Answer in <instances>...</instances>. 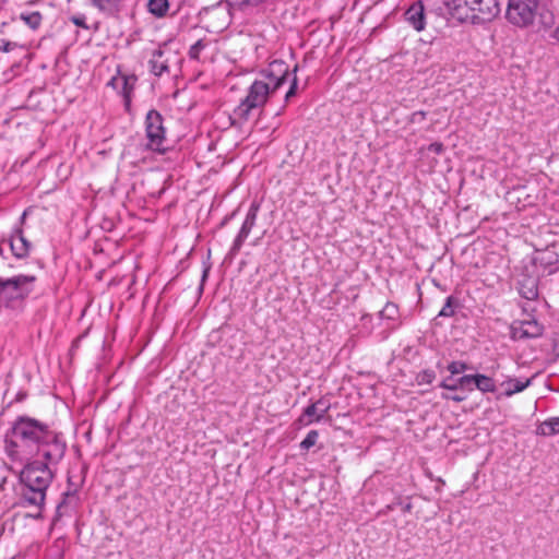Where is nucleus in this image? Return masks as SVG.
Here are the masks:
<instances>
[{"mask_svg": "<svg viewBox=\"0 0 559 559\" xmlns=\"http://www.w3.org/2000/svg\"><path fill=\"white\" fill-rule=\"evenodd\" d=\"M66 449V441L60 433L27 416L14 420L4 440L8 459L19 466L33 459L59 463L64 456Z\"/></svg>", "mask_w": 559, "mask_h": 559, "instance_id": "nucleus-1", "label": "nucleus"}, {"mask_svg": "<svg viewBox=\"0 0 559 559\" xmlns=\"http://www.w3.org/2000/svg\"><path fill=\"white\" fill-rule=\"evenodd\" d=\"M289 67L283 60L272 61L248 87L247 95L229 116L230 124L242 127L255 110H261L269 98L286 82Z\"/></svg>", "mask_w": 559, "mask_h": 559, "instance_id": "nucleus-2", "label": "nucleus"}, {"mask_svg": "<svg viewBox=\"0 0 559 559\" xmlns=\"http://www.w3.org/2000/svg\"><path fill=\"white\" fill-rule=\"evenodd\" d=\"M57 464L48 463L43 459H33L23 464L20 478L22 483L21 499L24 506L41 509L47 489L53 478L52 467Z\"/></svg>", "mask_w": 559, "mask_h": 559, "instance_id": "nucleus-3", "label": "nucleus"}, {"mask_svg": "<svg viewBox=\"0 0 559 559\" xmlns=\"http://www.w3.org/2000/svg\"><path fill=\"white\" fill-rule=\"evenodd\" d=\"M450 9L457 20L472 24L490 22L500 13L498 0H452Z\"/></svg>", "mask_w": 559, "mask_h": 559, "instance_id": "nucleus-4", "label": "nucleus"}, {"mask_svg": "<svg viewBox=\"0 0 559 559\" xmlns=\"http://www.w3.org/2000/svg\"><path fill=\"white\" fill-rule=\"evenodd\" d=\"M540 24L548 28L554 24V15L547 10L539 9L538 0H509L506 16L508 21L519 27L533 24L536 16Z\"/></svg>", "mask_w": 559, "mask_h": 559, "instance_id": "nucleus-5", "label": "nucleus"}, {"mask_svg": "<svg viewBox=\"0 0 559 559\" xmlns=\"http://www.w3.org/2000/svg\"><path fill=\"white\" fill-rule=\"evenodd\" d=\"M36 277L20 274L10 278L0 277V307L16 309L31 295Z\"/></svg>", "mask_w": 559, "mask_h": 559, "instance_id": "nucleus-6", "label": "nucleus"}, {"mask_svg": "<svg viewBox=\"0 0 559 559\" xmlns=\"http://www.w3.org/2000/svg\"><path fill=\"white\" fill-rule=\"evenodd\" d=\"M146 147L153 152L164 154L166 147V130L163 117L157 110H150L145 118Z\"/></svg>", "mask_w": 559, "mask_h": 559, "instance_id": "nucleus-7", "label": "nucleus"}, {"mask_svg": "<svg viewBox=\"0 0 559 559\" xmlns=\"http://www.w3.org/2000/svg\"><path fill=\"white\" fill-rule=\"evenodd\" d=\"M233 19L251 21L262 14L269 0H224Z\"/></svg>", "mask_w": 559, "mask_h": 559, "instance_id": "nucleus-8", "label": "nucleus"}, {"mask_svg": "<svg viewBox=\"0 0 559 559\" xmlns=\"http://www.w3.org/2000/svg\"><path fill=\"white\" fill-rule=\"evenodd\" d=\"M259 210H260V204L258 202H252L247 212L245 221L240 227V230L233 242V246L230 249L231 254H236L241 249L243 242L250 235L253 226L255 225Z\"/></svg>", "mask_w": 559, "mask_h": 559, "instance_id": "nucleus-9", "label": "nucleus"}, {"mask_svg": "<svg viewBox=\"0 0 559 559\" xmlns=\"http://www.w3.org/2000/svg\"><path fill=\"white\" fill-rule=\"evenodd\" d=\"M331 408L329 400L321 397L309 404L298 418V423L302 426H309L313 423H320Z\"/></svg>", "mask_w": 559, "mask_h": 559, "instance_id": "nucleus-10", "label": "nucleus"}, {"mask_svg": "<svg viewBox=\"0 0 559 559\" xmlns=\"http://www.w3.org/2000/svg\"><path fill=\"white\" fill-rule=\"evenodd\" d=\"M136 83L135 75L117 74L110 79L108 85L122 95L124 106L128 109L131 104V96Z\"/></svg>", "mask_w": 559, "mask_h": 559, "instance_id": "nucleus-11", "label": "nucleus"}, {"mask_svg": "<svg viewBox=\"0 0 559 559\" xmlns=\"http://www.w3.org/2000/svg\"><path fill=\"white\" fill-rule=\"evenodd\" d=\"M514 340L535 338L543 334V325L535 319L516 321L511 326Z\"/></svg>", "mask_w": 559, "mask_h": 559, "instance_id": "nucleus-12", "label": "nucleus"}, {"mask_svg": "<svg viewBox=\"0 0 559 559\" xmlns=\"http://www.w3.org/2000/svg\"><path fill=\"white\" fill-rule=\"evenodd\" d=\"M405 20L417 32H421L426 26L425 9L421 1L413 3L405 12Z\"/></svg>", "mask_w": 559, "mask_h": 559, "instance_id": "nucleus-13", "label": "nucleus"}, {"mask_svg": "<svg viewBox=\"0 0 559 559\" xmlns=\"http://www.w3.org/2000/svg\"><path fill=\"white\" fill-rule=\"evenodd\" d=\"M532 384V378L523 379V378H513L507 377L501 383L500 388L503 390L501 395L506 397H511L516 393L523 392Z\"/></svg>", "mask_w": 559, "mask_h": 559, "instance_id": "nucleus-14", "label": "nucleus"}, {"mask_svg": "<svg viewBox=\"0 0 559 559\" xmlns=\"http://www.w3.org/2000/svg\"><path fill=\"white\" fill-rule=\"evenodd\" d=\"M10 247L16 258H24L28 254L31 245L24 237L21 228H16L13 231L10 238Z\"/></svg>", "mask_w": 559, "mask_h": 559, "instance_id": "nucleus-15", "label": "nucleus"}, {"mask_svg": "<svg viewBox=\"0 0 559 559\" xmlns=\"http://www.w3.org/2000/svg\"><path fill=\"white\" fill-rule=\"evenodd\" d=\"M91 5L99 12L115 16L117 15L123 5L124 0H88Z\"/></svg>", "mask_w": 559, "mask_h": 559, "instance_id": "nucleus-16", "label": "nucleus"}, {"mask_svg": "<svg viewBox=\"0 0 559 559\" xmlns=\"http://www.w3.org/2000/svg\"><path fill=\"white\" fill-rule=\"evenodd\" d=\"M164 51L159 48L156 49L150 59V67L153 74L160 76L168 71L167 61L163 59Z\"/></svg>", "mask_w": 559, "mask_h": 559, "instance_id": "nucleus-17", "label": "nucleus"}, {"mask_svg": "<svg viewBox=\"0 0 559 559\" xmlns=\"http://www.w3.org/2000/svg\"><path fill=\"white\" fill-rule=\"evenodd\" d=\"M474 386L481 393H495L497 391L495 379L483 373H476Z\"/></svg>", "mask_w": 559, "mask_h": 559, "instance_id": "nucleus-18", "label": "nucleus"}, {"mask_svg": "<svg viewBox=\"0 0 559 559\" xmlns=\"http://www.w3.org/2000/svg\"><path fill=\"white\" fill-rule=\"evenodd\" d=\"M520 295L527 299V300H534L538 296V289L536 282L532 278L524 280L519 287Z\"/></svg>", "mask_w": 559, "mask_h": 559, "instance_id": "nucleus-19", "label": "nucleus"}, {"mask_svg": "<svg viewBox=\"0 0 559 559\" xmlns=\"http://www.w3.org/2000/svg\"><path fill=\"white\" fill-rule=\"evenodd\" d=\"M537 435L540 436H554L559 433V417H551L543 421L536 430Z\"/></svg>", "mask_w": 559, "mask_h": 559, "instance_id": "nucleus-20", "label": "nucleus"}, {"mask_svg": "<svg viewBox=\"0 0 559 559\" xmlns=\"http://www.w3.org/2000/svg\"><path fill=\"white\" fill-rule=\"evenodd\" d=\"M147 9L156 17H163L169 9V3L168 0H150Z\"/></svg>", "mask_w": 559, "mask_h": 559, "instance_id": "nucleus-21", "label": "nucleus"}, {"mask_svg": "<svg viewBox=\"0 0 559 559\" xmlns=\"http://www.w3.org/2000/svg\"><path fill=\"white\" fill-rule=\"evenodd\" d=\"M20 19L32 29H37L43 21V15L38 11L22 12Z\"/></svg>", "mask_w": 559, "mask_h": 559, "instance_id": "nucleus-22", "label": "nucleus"}, {"mask_svg": "<svg viewBox=\"0 0 559 559\" xmlns=\"http://www.w3.org/2000/svg\"><path fill=\"white\" fill-rule=\"evenodd\" d=\"M457 307V300L453 296H449L445 300L444 306L438 313V317L451 318L455 314V309Z\"/></svg>", "mask_w": 559, "mask_h": 559, "instance_id": "nucleus-23", "label": "nucleus"}, {"mask_svg": "<svg viewBox=\"0 0 559 559\" xmlns=\"http://www.w3.org/2000/svg\"><path fill=\"white\" fill-rule=\"evenodd\" d=\"M379 314L381 319L395 321L399 317V308L393 302H386Z\"/></svg>", "mask_w": 559, "mask_h": 559, "instance_id": "nucleus-24", "label": "nucleus"}, {"mask_svg": "<svg viewBox=\"0 0 559 559\" xmlns=\"http://www.w3.org/2000/svg\"><path fill=\"white\" fill-rule=\"evenodd\" d=\"M435 379H436V372L431 369L423 370V371L418 372V374L416 376V381L419 385L430 384L433 382Z\"/></svg>", "mask_w": 559, "mask_h": 559, "instance_id": "nucleus-25", "label": "nucleus"}, {"mask_svg": "<svg viewBox=\"0 0 559 559\" xmlns=\"http://www.w3.org/2000/svg\"><path fill=\"white\" fill-rule=\"evenodd\" d=\"M318 438H319V433L317 430H310L307 436L305 437V439L300 442V448L302 450H309L310 448H312L317 441H318Z\"/></svg>", "mask_w": 559, "mask_h": 559, "instance_id": "nucleus-26", "label": "nucleus"}, {"mask_svg": "<svg viewBox=\"0 0 559 559\" xmlns=\"http://www.w3.org/2000/svg\"><path fill=\"white\" fill-rule=\"evenodd\" d=\"M475 374H465L457 379L459 389H466L468 391H472L475 386Z\"/></svg>", "mask_w": 559, "mask_h": 559, "instance_id": "nucleus-27", "label": "nucleus"}, {"mask_svg": "<svg viewBox=\"0 0 559 559\" xmlns=\"http://www.w3.org/2000/svg\"><path fill=\"white\" fill-rule=\"evenodd\" d=\"M297 70H298V67L295 66L294 74H293V78L290 80V86H289L288 91L285 94V100L286 102H288L293 96L296 95V92H297V88H298V79H297V75H296Z\"/></svg>", "mask_w": 559, "mask_h": 559, "instance_id": "nucleus-28", "label": "nucleus"}, {"mask_svg": "<svg viewBox=\"0 0 559 559\" xmlns=\"http://www.w3.org/2000/svg\"><path fill=\"white\" fill-rule=\"evenodd\" d=\"M206 44L204 40L199 39L189 49V57L191 59H199L201 51L205 48Z\"/></svg>", "mask_w": 559, "mask_h": 559, "instance_id": "nucleus-29", "label": "nucleus"}, {"mask_svg": "<svg viewBox=\"0 0 559 559\" xmlns=\"http://www.w3.org/2000/svg\"><path fill=\"white\" fill-rule=\"evenodd\" d=\"M467 369V365L462 361H452L448 365L451 374H459Z\"/></svg>", "mask_w": 559, "mask_h": 559, "instance_id": "nucleus-30", "label": "nucleus"}, {"mask_svg": "<svg viewBox=\"0 0 559 559\" xmlns=\"http://www.w3.org/2000/svg\"><path fill=\"white\" fill-rule=\"evenodd\" d=\"M9 475V468L5 463L0 461V491L3 489L4 484Z\"/></svg>", "mask_w": 559, "mask_h": 559, "instance_id": "nucleus-31", "label": "nucleus"}, {"mask_svg": "<svg viewBox=\"0 0 559 559\" xmlns=\"http://www.w3.org/2000/svg\"><path fill=\"white\" fill-rule=\"evenodd\" d=\"M440 386L447 390L455 391L459 389V383L457 380H452L451 378H448L440 383Z\"/></svg>", "mask_w": 559, "mask_h": 559, "instance_id": "nucleus-32", "label": "nucleus"}, {"mask_svg": "<svg viewBox=\"0 0 559 559\" xmlns=\"http://www.w3.org/2000/svg\"><path fill=\"white\" fill-rule=\"evenodd\" d=\"M428 151L435 153V154H442L444 151V145L441 142H435L428 145Z\"/></svg>", "mask_w": 559, "mask_h": 559, "instance_id": "nucleus-33", "label": "nucleus"}, {"mask_svg": "<svg viewBox=\"0 0 559 559\" xmlns=\"http://www.w3.org/2000/svg\"><path fill=\"white\" fill-rule=\"evenodd\" d=\"M426 118V112L425 111H416L412 115V120L413 121H419V120H424Z\"/></svg>", "mask_w": 559, "mask_h": 559, "instance_id": "nucleus-34", "label": "nucleus"}, {"mask_svg": "<svg viewBox=\"0 0 559 559\" xmlns=\"http://www.w3.org/2000/svg\"><path fill=\"white\" fill-rule=\"evenodd\" d=\"M442 397L447 399V400H452L454 402H462L464 400L463 397L457 396V395H455V396L443 395Z\"/></svg>", "mask_w": 559, "mask_h": 559, "instance_id": "nucleus-35", "label": "nucleus"}, {"mask_svg": "<svg viewBox=\"0 0 559 559\" xmlns=\"http://www.w3.org/2000/svg\"><path fill=\"white\" fill-rule=\"evenodd\" d=\"M544 260L547 262V264H551L552 260H554L552 254H547L546 258H542V261H544Z\"/></svg>", "mask_w": 559, "mask_h": 559, "instance_id": "nucleus-36", "label": "nucleus"}, {"mask_svg": "<svg viewBox=\"0 0 559 559\" xmlns=\"http://www.w3.org/2000/svg\"><path fill=\"white\" fill-rule=\"evenodd\" d=\"M412 510V504L411 503H406L404 507H403V511L404 512H409Z\"/></svg>", "mask_w": 559, "mask_h": 559, "instance_id": "nucleus-37", "label": "nucleus"}, {"mask_svg": "<svg viewBox=\"0 0 559 559\" xmlns=\"http://www.w3.org/2000/svg\"><path fill=\"white\" fill-rule=\"evenodd\" d=\"M554 37L559 41V26L554 32Z\"/></svg>", "mask_w": 559, "mask_h": 559, "instance_id": "nucleus-38", "label": "nucleus"}, {"mask_svg": "<svg viewBox=\"0 0 559 559\" xmlns=\"http://www.w3.org/2000/svg\"><path fill=\"white\" fill-rule=\"evenodd\" d=\"M10 50V43H7L3 47V51H9Z\"/></svg>", "mask_w": 559, "mask_h": 559, "instance_id": "nucleus-39", "label": "nucleus"}, {"mask_svg": "<svg viewBox=\"0 0 559 559\" xmlns=\"http://www.w3.org/2000/svg\"><path fill=\"white\" fill-rule=\"evenodd\" d=\"M554 271H555V269H554V267H550V269H549V271H548V273H552Z\"/></svg>", "mask_w": 559, "mask_h": 559, "instance_id": "nucleus-40", "label": "nucleus"}]
</instances>
